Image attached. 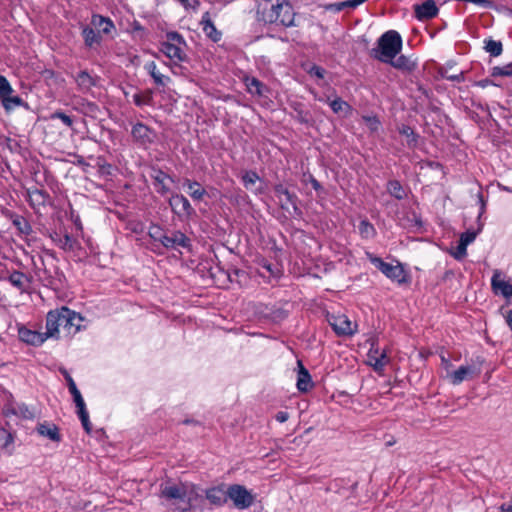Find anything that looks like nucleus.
Masks as SVG:
<instances>
[{"mask_svg": "<svg viewBox=\"0 0 512 512\" xmlns=\"http://www.w3.org/2000/svg\"><path fill=\"white\" fill-rule=\"evenodd\" d=\"M256 13L260 21L280 24L284 27L295 25V12L287 0H257Z\"/></svg>", "mask_w": 512, "mask_h": 512, "instance_id": "f257e3e1", "label": "nucleus"}, {"mask_svg": "<svg viewBox=\"0 0 512 512\" xmlns=\"http://www.w3.org/2000/svg\"><path fill=\"white\" fill-rule=\"evenodd\" d=\"M402 49V38L395 30H389L377 40V47L373 48L370 55L385 63L392 61Z\"/></svg>", "mask_w": 512, "mask_h": 512, "instance_id": "f03ea898", "label": "nucleus"}, {"mask_svg": "<svg viewBox=\"0 0 512 512\" xmlns=\"http://www.w3.org/2000/svg\"><path fill=\"white\" fill-rule=\"evenodd\" d=\"M160 497L168 501H173L176 509L188 511L192 507V491L188 492L184 485H161Z\"/></svg>", "mask_w": 512, "mask_h": 512, "instance_id": "7ed1b4c3", "label": "nucleus"}, {"mask_svg": "<svg viewBox=\"0 0 512 512\" xmlns=\"http://www.w3.org/2000/svg\"><path fill=\"white\" fill-rule=\"evenodd\" d=\"M366 256L370 263L389 279L400 285L408 283V272L401 263L397 261L396 264L384 262L380 257L369 252L366 253Z\"/></svg>", "mask_w": 512, "mask_h": 512, "instance_id": "20e7f679", "label": "nucleus"}, {"mask_svg": "<svg viewBox=\"0 0 512 512\" xmlns=\"http://www.w3.org/2000/svg\"><path fill=\"white\" fill-rule=\"evenodd\" d=\"M167 41L161 43L160 51L168 57L174 64H179L187 60L184 51L186 42L177 32H169L166 35Z\"/></svg>", "mask_w": 512, "mask_h": 512, "instance_id": "39448f33", "label": "nucleus"}, {"mask_svg": "<svg viewBox=\"0 0 512 512\" xmlns=\"http://www.w3.org/2000/svg\"><path fill=\"white\" fill-rule=\"evenodd\" d=\"M150 234L156 241H159L166 248L178 249L182 247L189 249L191 246L190 239L180 231L164 233L159 229H155V231H151Z\"/></svg>", "mask_w": 512, "mask_h": 512, "instance_id": "423d86ee", "label": "nucleus"}, {"mask_svg": "<svg viewBox=\"0 0 512 512\" xmlns=\"http://www.w3.org/2000/svg\"><path fill=\"white\" fill-rule=\"evenodd\" d=\"M325 318L337 336L348 337L357 331V324L353 327L346 315H335L325 311Z\"/></svg>", "mask_w": 512, "mask_h": 512, "instance_id": "0eeeda50", "label": "nucleus"}, {"mask_svg": "<svg viewBox=\"0 0 512 512\" xmlns=\"http://www.w3.org/2000/svg\"><path fill=\"white\" fill-rule=\"evenodd\" d=\"M228 499L238 509H247L254 502V496L247 488L240 484H233L227 488Z\"/></svg>", "mask_w": 512, "mask_h": 512, "instance_id": "6e6552de", "label": "nucleus"}, {"mask_svg": "<svg viewBox=\"0 0 512 512\" xmlns=\"http://www.w3.org/2000/svg\"><path fill=\"white\" fill-rule=\"evenodd\" d=\"M66 314H68L67 307L52 310L48 312L46 317V337H54L59 332V327L67 328Z\"/></svg>", "mask_w": 512, "mask_h": 512, "instance_id": "1a4fd4ad", "label": "nucleus"}, {"mask_svg": "<svg viewBox=\"0 0 512 512\" xmlns=\"http://www.w3.org/2000/svg\"><path fill=\"white\" fill-rule=\"evenodd\" d=\"M483 360L477 358V364L460 366L457 370L450 374V381L453 385H459L464 380L472 379L481 373V364Z\"/></svg>", "mask_w": 512, "mask_h": 512, "instance_id": "9d476101", "label": "nucleus"}, {"mask_svg": "<svg viewBox=\"0 0 512 512\" xmlns=\"http://www.w3.org/2000/svg\"><path fill=\"white\" fill-rule=\"evenodd\" d=\"M370 343V349L368 352L369 363L376 372H380L388 363L386 351H379L377 347L378 339L376 336H372L367 340Z\"/></svg>", "mask_w": 512, "mask_h": 512, "instance_id": "9b49d317", "label": "nucleus"}, {"mask_svg": "<svg viewBox=\"0 0 512 512\" xmlns=\"http://www.w3.org/2000/svg\"><path fill=\"white\" fill-rule=\"evenodd\" d=\"M13 89L8 80L0 75V100L6 110L19 106L22 99L18 96H12Z\"/></svg>", "mask_w": 512, "mask_h": 512, "instance_id": "f8f14e48", "label": "nucleus"}, {"mask_svg": "<svg viewBox=\"0 0 512 512\" xmlns=\"http://www.w3.org/2000/svg\"><path fill=\"white\" fill-rule=\"evenodd\" d=\"M169 205L173 212L180 217H190L195 213L189 200L182 194H173L169 199Z\"/></svg>", "mask_w": 512, "mask_h": 512, "instance_id": "ddd939ff", "label": "nucleus"}, {"mask_svg": "<svg viewBox=\"0 0 512 512\" xmlns=\"http://www.w3.org/2000/svg\"><path fill=\"white\" fill-rule=\"evenodd\" d=\"M414 13L418 20H430L438 15L439 9L433 0H426L422 4L414 5Z\"/></svg>", "mask_w": 512, "mask_h": 512, "instance_id": "4468645a", "label": "nucleus"}, {"mask_svg": "<svg viewBox=\"0 0 512 512\" xmlns=\"http://www.w3.org/2000/svg\"><path fill=\"white\" fill-rule=\"evenodd\" d=\"M19 339L33 346H40L48 337L40 332L21 327L18 330Z\"/></svg>", "mask_w": 512, "mask_h": 512, "instance_id": "2eb2a0df", "label": "nucleus"}, {"mask_svg": "<svg viewBox=\"0 0 512 512\" xmlns=\"http://www.w3.org/2000/svg\"><path fill=\"white\" fill-rule=\"evenodd\" d=\"M205 496L210 504L216 506H222L228 501L227 490L224 489V485L206 489Z\"/></svg>", "mask_w": 512, "mask_h": 512, "instance_id": "dca6fc26", "label": "nucleus"}, {"mask_svg": "<svg viewBox=\"0 0 512 512\" xmlns=\"http://www.w3.org/2000/svg\"><path fill=\"white\" fill-rule=\"evenodd\" d=\"M200 24L202 26L203 32L209 39H211L213 42L220 41L222 33L215 27L209 12H205L203 14Z\"/></svg>", "mask_w": 512, "mask_h": 512, "instance_id": "f3484780", "label": "nucleus"}, {"mask_svg": "<svg viewBox=\"0 0 512 512\" xmlns=\"http://www.w3.org/2000/svg\"><path fill=\"white\" fill-rule=\"evenodd\" d=\"M298 376H297V389L300 392L306 393L313 387V382L309 371L303 366L301 361H298Z\"/></svg>", "mask_w": 512, "mask_h": 512, "instance_id": "a211bd4d", "label": "nucleus"}, {"mask_svg": "<svg viewBox=\"0 0 512 512\" xmlns=\"http://www.w3.org/2000/svg\"><path fill=\"white\" fill-rule=\"evenodd\" d=\"M36 431L39 435L46 437L53 442L61 441V435L59 432V428L53 423H48V422L39 423L36 427Z\"/></svg>", "mask_w": 512, "mask_h": 512, "instance_id": "6ab92c4d", "label": "nucleus"}, {"mask_svg": "<svg viewBox=\"0 0 512 512\" xmlns=\"http://www.w3.org/2000/svg\"><path fill=\"white\" fill-rule=\"evenodd\" d=\"M131 134L133 138L141 144L151 143L153 141V132L144 124L137 123L132 127Z\"/></svg>", "mask_w": 512, "mask_h": 512, "instance_id": "aec40b11", "label": "nucleus"}, {"mask_svg": "<svg viewBox=\"0 0 512 512\" xmlns=\"http://www.w3.org/2000/svg\"><path fill=\"white\" fill-rule=\"evenodd\" d=\"M183 187L187 189L190 197L195 201H201L207 194L200 183L187 178L183 181Z\"/></svg>", "mask_w": 512, "mask_h": 512, "instance_id": "412c9836", "label": "nucleus"}, {"mask_svg": "<svg viewBox=\"0 0 512 512\" xmlns=\"http://www.w3.org/2000/svg\"><path fill=\"white\" fill-rule=\"evenodd\" d=\"M152 178L154 180V185L156 187L157 192L162 195L167 194L169 191L167 181L172 182V179L170 178V176L161 170H156V171H154Z\"/></svg>", "mask_w": 512, "mask_h": 512, "instance_id": "4be33fe9", "label": "nucleus"}, {"mask_svg": "<svg viewBox=\"0 0 512 512\" xmlns=\"http://www.w3.org/2000/svg\"><path fill=\"white\" fill-rule=\"evenodd\" d=\"M386 63H389L394 68L403 72H411L416 68V63L405 55H400L399 57L392 59V61H387Z\"/></svg>", "mask_w": 512, "mask_h": 512, "instance_id": "5701e85b", "label": "nucleus"}, {"mask_svg": "<svg viewBox=\"0 0 512 512\" xmlns=\"http://www.w3.org/2000/svg\"><path fill=\"white\" fill-rule=\"evenodd\" d=\"M480 200H481L482 206H481V212L478 216V228L476 230H467L466 232L462 233L460 236V241L467 246L475 240L476 236L478 235L479 232H481V230L483 228V223L480 222V218L484 212L485 204L481 198H480Z\"/></svg>", "mask_w": 512, "mask_h": 512, "instance_id": "b1692460", "label": "nucleus"}, {"mask_svg": "<svg viewBox=\"0 0 512 512\" xmlns=\"http://www.w3.org/2000/svg\"><path fill=\"white\" fill-rule=\"evenodd\" d=\"M66 319H69L70 321H67V330L68 333H71V329H73V334L77 333L81 329V323L83 322V317L76 313L75 311H72L68 308V314H66Z\"/></svg>", "mask_w": 512, "mask_h": 512, "instance_id": "393cba45", "label": "nucleus"}, {"mask_svg": "<svg viewBox=\"0 0 512 512\" xmlns=\"http://www.w3.org/2000/svg\"><path fill=\"white\" fill-rule=\"evenodd\" d=\"M75 81L81 91H88L95 85L93 77L87 71L79 72L75 77Z\"/></svg>", "mask_w": 512, "mask_h": 512, "instance_id": "a878e982", "label": "nucleus"}, {"mask_svg": "<svg viewBox=\"0 0 512 512\" xmlns=\"http://www.w3.org/2000/svg\"><path fill=\"white\" fill-rule=\"evenodd\" d=\"M245 84L249 93L258 96L264 95L266 87L255 77H246Z\"/></svg>", "mask_w": 512, "mask_h": 512, "instance_id": "bb28decb", "label": "nucleus"}, {"mask_svg": "<svg viewBox=\"0 0 512 512\" xmlns=\"http://www.w3.org/2000/svg\"><path fill=\"white\" fill-rule=\"evenodd\" d=\"M327 102L334 113L346 115L351 111L350 105L339 97L333 100L327 99Z\"/></svg>", "mask_w": 512, "mask_h": 512, "instance_id": "cd10ccee", "label": "nucleus"}, {"mask_svg": "<svg viewBox=\"0 0 512 512\" xmlns=\"http://www.w3.org/2000/svg\"><path fill=\"white\" fill-rule=\"evenodd\" d=\"M492 288H512L510 280L507 279L506 275L496 270L491 280Z\"/></svg>", "mask_w": 512, "mask_h": 512, "instance_id": "c85d7f7f", "label": "nucleus"}, {"mask_svg": "<svg viewBox=\"0 0 512 512\" xmlns=\"http://www.w3.org/2000/svg\"><path fill=\"white\" fill-rule=\"evenodd\" d=\"M82 35H83L86 45L89 47H92L94 44L98 43L100 40L99 32H96L93 28L88 27V26L83 28Z\"/></svg>", "mask_w": 512, "mask_h": 512, "instance_id": "c756f323", "label": "nucleus"}, {"mask_svg": "<svg viewBox=\"0 0 512 512\" xmlns=\"http://www.w3.org/2000/svg\"><path fill=\"white\" fill-rule=\"evenodd\" d=\"M387 189H388V192L396 199L401 200L406 196V193H405L402 185L397 180L389 181L388 185H387Z\"/></svg>", "mask_w": 512, "mask_h": 512, "instance_id": "7c9ffc66", "label": "nucleus"}, {"mask_svg": "<svg viewBox=\"0 0 512 512\" xmlns=\"http://www.w3.org/2000/svg\"><path fill=\"white\" fill-rule=\"evenodd\" d=\"M56 244L63 250H72L76 246V241L74 238L68 234H65L63 236H58L54 239Z\"/></svg>", "mask_w": 512, "mask_h": 512, "instance_id": "2f4dec72", "label": "nucleus"}, {"mask_svg": "<svg viewBox=\"0 0 512 512\" xmlns=\"http://www.w3.org/2000/svg\"><path fill=\"white\" fill-rule=\"evenodd\" d=\"M398 131L401 135H403L406 138L408 146L413 147L416 145V143H417L416 134L414 133V131L411 127H409L407 125H401L398 128Z\"/></svg>", "mask_w": 512, "mask_h": 512, "instance_id": "473e14b6", "label": "nucleus"}, {"mask_svg": "<svg viewBox=\"0 0 512 512\" xmlns=\"http://www.w3.org/2000/svg\"><path fill=\"white\" fill-rule=\"evenodd\" d=\"M146 69L148 70V72L150 73L151 77L154 79V82L157 85L165 84V79H168V78L157 71L155 62L152 61V62L147 63Z\"/></svg>", "mask_w": 512, "mask_h": 512, "instance_id": "72a5a7b5", "label": "nucleus"}, {"mask_svg": "<svg viewBox=\"0 0 512 512\" xmlns=\"http://www.w3.org/2000/svg\"><path fill=\"white\" fill-rule=\"evenodd\" d=\"M485 50L492 56H499L502 53V43L495 40H487L485 42Z\"/></svg>", "mask_w": 512, "mask_h": 512, "instance_id": "f704fd0d", "label": "nucleus"}, {"mask_svg": "<svg viewBox=\"0 0 512 512\" xmlns=\"http://www.w3.org/2000/svg\"><path fill=\"white\" fill-rule=\"evenodd\" d=\"M13 441L14 438L8 430L0 429V449L7 450Z\"/></svg>", "mask_w": 512, "mask_h": 512, "instance_id": "c9c22d12", "label": "nucleus"}, {"mask_svg": "<svg viewBox=\"0 0 512 512\" xmlns=\"http://www.w3.org/2000/svg\"><path fill=\"white\" fill-rule=\"evenodd\" d=\"M242 180L245 188L252 190V187L259 180V176L254 171H248L243 175Z\"/></svg>", "mask_w": 512, "mask_h": 512, "instance_id": "e433bc0d", "label": "nucleus"}, {"mask_svg": "<svg viewBox=\"0 0 512 512\" xmlns=\"http://www.w3.org/2000/svg\"><path fill=\"white\" fill-rule=\"evenodd\" d=\"M359 231L362 237L370 238L375 234V229L368 221L363 220L359 224Z\"/></svg>", "mask_w": 512, "mask_h": 512, "instance_id": "4c0bfd02", "label": "nucleus"}, {"mask_svg": "<svg viewBox=\"0 0 512 512\" xmlns=\"http://www.w3.org/2000/svg\"><path fill=\"white\" fill-rule=\"evenodd\" d=\"M77 414L84 430L86 431V433L90 434L92 431V424L89 420V414L87 409L84 411H77Z\"/></svg>", "mask_w": 512, "mask_h": 512, "instance_id": "58836bf2", "label": "nucleus"}, {"mask_svg": "<svg viewBox=\"0 0 512 512\" xmlns=\"http://www.w3.org/2000/svg\"><path fill=\"white\" fill-rule=\"evenodd\" d=\"M92 22L94 25H98V26L104 25L102 28L104 33H109L111 28L113 27V23L110 20L105 19L101 16H94Z\"/></svg>", "mask_w": 512, "mask_h": 512, "instance_id": "ea45409f", "label": "nucleus"}, {"mask_svg": "<svg viewBox=\"0 0 512 512\" xmlns=\"http://www.w3.org/2000/svg\"><path fill=\"white\" fill-rule=\"evenodd\" d=\"M71 395L73 396V401L76 405L77 411L86 410V405L79 389L77 391L72 392Z\"/></svg>", "mask_w": 512, "mask_h": 512, "instance_id": "a19ab883", "label": "nucleus"}, {"mask_svg": "<svg viewBox=\"0 0 512 512\" xmlns=\"http://www.w3.org/2000/svg\"><path fill=\"white\" fill-rule=\"evenodd\" d=\"M51 119H59L68 127H72L73 125L72 118L61 111H56L53 114H51Z\"/></svg>", "mask_w": 512, "mask_h": 512, "instance_id": "79ce46f5", "label": "nucleus"}, {"mask_svg": "<svg viewBox=\"0 0 512 512\" xmlns=\"http://www.w3.org/2000/svg\"><path fill=\"white\" fill-rule=\"evenodd\" d=\"M363 121L372 132L377 131L380 126V122L376 117L364 116Z\"/></svg>", "mask_w": 512, "mask_h": 512, "instance_id": "37998d69", "label": "nucleus"}, {"mask_svg": "<svg viewBox=\"0 0 512 512\" xmlns=\"http://www.w3.org/2000/svg\"><path fill=\"white\" fill-rule=\"evenodd\" d=\"M133 100H134V103L137 105V106H142V105H147L150 103L151 101V94L150 93H147L145 95H142V94H135L133 96Z\"/></svg>", "mask_w": 512, "mask_h": 512, "instance_id": "c03bdc74", "label": "nucleus"}, {"mask_svg": "<svg viewBox=\"0 0 512 512\" xmlns=\"http://www.w3.org/2000/svg\"><path fill=\"white\" fill-rule=\"evenodd\" d=\"M512 76V65L505 67H494L493 76Z\"/></svg>", "mask_w": 512, "mask_h": 512, "instance_id": "a18cd8bd", "label": "nucleus"}, {"mask_svg": "<svg viewBox=\"0 0 512 512\" xmlns=\"http://www.w3.org/2000/svg\"><path fill=\"white\" fill-rule=\"evenodd\" d=\"M62 374L67 382L69 392L72 393L74 391H77L78 388H77L73 378L71 377V375L66 370H62Z\"/></svg>", "mask_w": 512, "mask_h": 512, "instance_id": "49530a36", "label": "nucleus"}, {"mask_svg": "<svg viewBox=\"0 0 512 512\" xmlns=\"http://www.w3.org/2000/svg\"><path fill=\"white\" fill-rule=\"evenodd\" d=\"M467 254V245L459 241L456 252L453 254L456 259H462Z\"/></svg>", "mask_w": 512, "mask_h": 512, "instance_id": "de8ad7c7", "label": "nucleus"}, {"mask_svg": "<svg viewBox=\"0 0 512 512\" xmlns=\"http://www.w3.org/2000/svg\"><path fill=\"white\" fill-rule=\"evenodd\" d=\"M18 410L20 415L25 419H32L34 417V413L25 404L19 405Z\"/></svg>", "mask_w": 512, "mask_h": 512, "instance_id": "09e8293b", "label": "nucleus"}, {"mask_svg": "<svg viewBox=\"0 0 512 512\" xmlns=\"http://www.w3.org/2000/svg\"><path fill=\"white\" fill-rule=\"evenodd\" d=\"M308 73L312 76H316L317 78H320L322 79L325 75V69H323L322 67L320 66H317V65H313Z\"/></svg>", "mask_w": 512, "mask_h": 512, "instance_id": "8fccbe9b", "label": "nucleus"}, {"mask_svg": "<svg viewBox=\"0 0 512 512\" xmlns=\"http://www.w3.org/2000/svg\"><path fill=\"white\" fill-rule=\"evenodd\" d=\"M345 9L344 1L337 2V3H331L326 6V10L333 11V12H340Z\"/></svg>", "mask_w": 512, "mask_h": 512, "instance_id": "3c124183", "label": "nucleus"}, {"mask_svg": "<svg viewBox=\"0 0 512 512\" xmlns=\"http://www.w3.org/2000/svg\"><path fill=\"white\" fill-rule=\"evenodd\" d=\"M504 309H505L504 306H502L500 308V311L503 313V316L505 318L506 324L508 325V327L512 331V309L507 310V311H505Z\"/></svg>", "mask_w": 512, "mask_h": 512, "instance_id": "603ef678", "label": "nucleus"}, {"mask_svg": "<svg viewBox=\"0 0 512 512\" xmlns=\"http://www.w3.org/2000/svg\"><path fill=\"white\" fill-rule=\"evenodd\" d=\"M367 0H346L344 1L345 9H355L359 5L365 3Z\"/></svg>", "mask_w": 512, "mask_h": 512, "instance_id": "864d4df0", "label": "nucleus"}, {"mask_svg": "<svg viewBox=\"0 0 512 512\" xmlns=\"http://www.w3.org/2000/svg\"><path fill=\"white\" fill-rule=\"evenodd\" d=\"M182 5H184L186 8H192L196 10L198 6L200 5L199 0H178Z\"/></svg>", "mask_w": 512, "mask_h": 512, "instance_id": "5fc2aeb1", "label": "nucleus"}, {"mask_svg": "<svg viewBox=\"0 0 512 512\" xmlns=\"http://www.w3.org/2000/svg\"><path fill=\"white\" fill-rule=\"evenodd\" d=\"M495 294L499 292L506 299L507 304L512 305V290H493Z\"/></svg>", "mask_w": 512, "mask_h": 512, "instance_id": "6e6d98bb", "label": "nucleus"}, {"mask_svg": "<svg viewBox=\"0 0 512 512\" xmlns=\"http://www.w3.org/2000/svg\"><path fill=\"white\" fill-rule=\"evenodd\" d=\"M275 419L280 423H284L289 419V413L286 411H279L276 413Z\"/></svg>", "mask_w": 512, "mask_h": 512, "instance_id": "4d7b16f0", "label": "nucleus"}, {"mask_svg": "<svg viewBox=\"0 0 512 512\" xmlns=\"http://www.w3.org/2000/svg\"><path fill=\"white\" fill-rule=\"evenodd\" d=\"M275 192L278 194V195H285L287 197L288 200H291V195L290 193L288 192L287 189H285L282 185H278L276 186L275 188Z\"/></svg>", "mask_w": 512, "mask_h": 512, "instance_id": "13d9d810", "label": "nucleus"}, {"mask_svg": "<svg viewBox=\"0 0 512 512\" xmlns=\"http://www.w3.org/2000/svg\"><path fill=\"white\" fill-rule=\"evenodd\" d=\"M444 77L451 81H461L463 79L462 73L456 75H444Z\"/></svg>", "mask_w": 512, "mask_h": 512, "instance_id": "bf43d9fd", "label": "nucleus"}, {"mask_svg": "<svg viewBox=\"0 0 512 512\" xmlns=\"http://www.w3.org/2000/svg\"><path fill=\"white\" fill-rule=\"evenodd\" d=\"M469 2L483 5L485 7H490L492 4L491 1H489V0H469Z\"/></svg>", "mask_w": 512, "mask_h": 512, "instance_id": "052dcab7", "label": "nucleus"}, {"mask_svg": "<svg viewBox=\"0 0 512 512\" xmlns=\"http://www.w3.org/2000/svg\"><path fill=\"white\" fill-rule=\"evenodd\" d=\"M501 510L504 512H512V500L508 503H503L501 505Z\"/></svg>", "mask_w": 512, "mask_h": 512, "instance_id": "680f3d73", "label": "nucleus"}, {"mask_svg": "<svg viewBox=\"0 0 512 512\" xmlns=\"http://www.w3.org/2000/svg\"><path fill=\"white\" fill-rule=\"evenodd\" d=\"M22 278V274H15L11 276V281L14 285L20 284V279Z\"/></svg>", "mask_w": 512, "mask_h": 512, "instance_id": "e2e57ef3", "label": "nucleus"}, {"mask_svg": "<svg viewBox=\"0 0 512 512\" xmlns=\"http://www.w3.org/2000/svg\"><path fill=\"white\" fill-rule=\"evenodd\" d=\"M264 268H266L269 272L272 273V269H271V265L270 264L264 265Z\"/></svg>", "mask_w": 512, "mask_h": 512, "instance_id": "0e129e2a", "label": "nucleus"}, {"mask_svg": "<svg viewBox=\"0 0 512 512\" xmlns=\"http://www.w3.org/2000/svg\"><path fill=\"white\" fill-rule=\"evenodd\" d=\"M190 422H191V421L187 419V420H184V422H183V423H185V424H190Z\"/></svg>", "mask_w": 512, "mask_h": 512, "instance_id": "69168bd1", "label": "nucleus"}]
</instances>
